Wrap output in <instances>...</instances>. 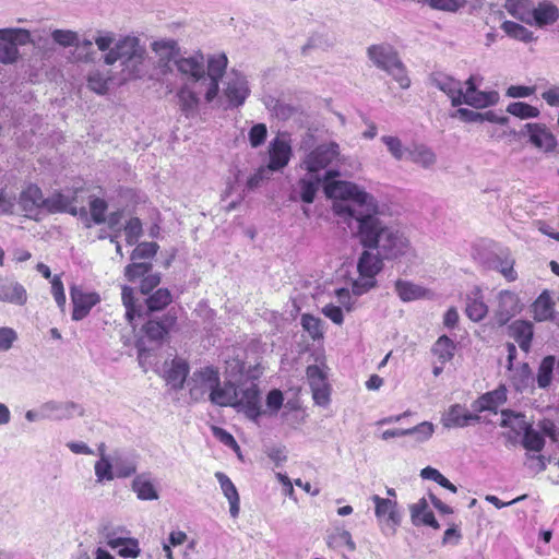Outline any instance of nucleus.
<instances>
[{
	"mask_svg": "<svg viewBox=\"0 0 559 559\" xmlns=\"http://www.w3.org/2000/svg\"><path fill=\"white\" fill-rule=\"evenodd\" d=\"M74 202L75 197L73 194L56 192L50 197L45 198V209L50 213L67 212L73 216H81L86 218V209L84 206L78 209L74 205Z\"/></svg>",
	"mask_w": 559,
	"mask_h": 559,
	"instance_id": "ddd939ff",
	"label": "nucleus"
},
{
	"mask_svg": "<svg viewBox=\"0 0 559 559\" xmlns=\"http://www.w3.org/2000/svg\"><path fill=\"white\" fill-rule=\"evenodd\" d=\"M146 49L135 36L126 35L117 39L115 46L104 55V63L112 66L121 62L123 80H135L145 72Z\"/></svg>",
	"mask_w": 559,
	"mask_h": 559,
	"instance_id": "20e7f679",
	"label": "nucleus"
},
{
	"mask_svg": "<svg viewBox=\"0 0 559 559\" xmlns=\"http://www.w3.org/2000/svg\"><path fill=\"white\" fill-rule=\"evenodd\" d=\"M502 419L500 423L501 427L510 428L515 433L520 435L526 428L528 423L525 420V416L521 413H514L509 409H503L501 412Z\"/></svg>",
	"mask_w": 559,
	"mask_h": 559,
	"instance_id": "37998d69",
	"label": "nucleus"
},
{
	"mask_svg": "<svg viewBox=\"0 0 559 559\" xmlns=\"http://www.w3.org/2000/svg\"><path fill=\"white\" fill-rule=\"evenodd\" d=\"M151 49L155 55V67L158 72L162 75L171 74L181 57L178 41L171 38H162L153 41Z\"/></svg>",
	"mask_w": 559,
	"mask_h": 559,
	"instance_id": "6e6552de",
	"label": "nucleus"
},
{
	"mask_svg": "<svg viewBox=\"0 0 559 559\" xmlns=\"http://www.w3.org/2000/svg\"><path fill=\"white\" fill-rule=\"evenodd\" d=\"M40 38L32 36L31 32L20 27L0 28V62L15 63L20 58L19 46L36 45Z\"/></svg>",
	"mask_w": 559,
	"mask_h": 559,
	"instance_id": "0eeeda50",
	"label": "nucleus"
},
{
	"mask_svg": "<svg viewBox=\"0 0 559 559\" xmlns=\"http://www.w3.org/2000/svg\"><path fill=\"white\" fill-rule=\"evenodd\" d=\"M504 8L514 19L527 25H533L534 5L531 0H507Z\"/></svg>",
	"mask_w": 559,
	"mask_h": 559,
	"instance_id": "c756f323",
	"label": "nucleus"
},
{
	"mask_svg": "<svg viewBox=\"0 0 559 559\" xmlns=\"http://www.w3.org/2000/svg\"><path fill=\"white\" fill-rule=\"evenodd\" d=\"M435 432V425L430 421H423L417 426L406 429V436H414L419 443L428 441Z\"/></svg>",
	"mask_w": 559,
	"mask_h": 559,
	"instance_id": "603ef678",
	"label": "nucleus"
},
{
	"mask_svg": "<svg viewBox=\"0 0 559 559\" xmlns=\"http://www.w3.org/2000/svg\"><path fill=\"white\" fill-rule=\"evenodd\" d=\"M107 211V203L105 200L94 198L90 202L91 217L95 224H103L106 222L105 213Z\"/></svg>",
	"mask_w": 559,
	"mask_h": 559,
	"instance_id": "69168bd1",
	"label": "nucleus"
},
{
	"mask_svg": "<svg viewBox=\"0 0 559 559\" xmlns=\"http://www.w3.org/2000/svg\"><path fill=\"white\" fill-rule=\"evenodd\" d=\"M499 99L497 92H481L476 87H467L463 92L462 104L469 105L475 108H485L495 105Z\"/></svg>",
	"mask_w": 559,
	"mask_h": 559,
	"instance_id": "cd10ccee",
	"label": "nucleus"
},
{
	"mask_svg": "<svg viewBox=\"0 0 559 559\" xmlns=\"http://www.w3.org/2000/svg\"><path fill=\"white\" fill-rule=\"evenodd\" d=\"M381 142L386 146L388 152L395 160H402L407 156L405 147L400 138L394 135H383Z\"/></svg>",
	"mask_w": 559,
	"mask_h": 559,
	"instance_id": "de8ad7c7",
	"label": "nucleus"
},
{
	"mask_svg": "<svg viewBox=\"0 0 559 559\" xmlns=\"http://www.w3.org/2000/svg\"><path fill=\"white\" fill-rule=\"evenodd\" d=\"M19 340L16 330L11 326H0V353L10 352Z\"/></svg>",
	"mask_w": 559,
	"mask_h": 559,
	"instance_id": "bf43d9fd",
	"label": "nucleus"
},
{
	"mask_svg": "<svg viewBox=\"0 0 559 559\" xmlns=\"http://www.w3.org/2000/svg\"><path fill=\"white\" fill-rule=\"evenodd\" d=\"M97 483L110 481L116 477L109 457L98 460L94 465Z\"/></svg>",
	"mask_w": 559,
	"mask_h": 559,
	"instance_id": "5fc2aeb1",
	"label": "nucleus"
},
{
	"mask_svg": "<svg viewBox=\"0 0 559 559\" xmlns=\"http://www.w3.org/2000/svg\"><path fill=\"white\" fill-rule=\"evenodd\" d=\"M233 391L235 392V399L227 406L235 407L238 412H243L248 418L257 420L261 415V396L258 385L250 382L237 389L233 384Z\"/></svg>",
	"mask_w": 559,
	"mask_h": 559,
	"instance_id": "1a4fd4ad",
	"label": "nucleus"
},
{
	"mask_svg": "<svg viewBox=\"0 0 559 559\" xmlns=\"http://www.w3.org/2000/svg\"><path fill=\"white\" fill-rule=\"evenodd\" d=\"M107 544L112 549L119 548V555L124 558H136L140 554L139 543L133 538L112 537L107 535Z\"/></svg>",
	"mask_w": 559,
	"mask_h": 559,
	"instance_id": "e433bc0d",
	"label": "nucleus"
},
{
	"mask_svg": "<svg viewBox=\"0 0 559 559\" xmlns=\"http://www.w3.org/2000/svg\"><path fill=\"white\" fill-rule=\"evenodd\" d=\"M406 158L425 169L431 168L437 163V155L432 148L423 143H413L408 146Z\"/></svg>",
	"mask_w": 559,
	"mask_h": 559,
	"instance_id": "bb28decb",
	"label": "nucleus"
},
{
	"mask_svg": "<svg viewBox=\"0 0 559 559\" xmlns=\"http://www.w3.org/2000/svg\"><path fill=\"white\" fill-rule=\"evenodd\" d=\"M175 323L173 317H166L164 321L150 320L143 326L146 336L152 341H160L168 333L169 328Z\"/></svg>",
	"mask_w": 559,
	"mask_h": 559,
	"instance_id": "58836bf2",
	"label": "nucleus"
},
{
	"mask_svg": "<svg viewBox=\"0 0 559 559\" xmlns=\"http://www.w3.org/2000/svg\"><path fill=\"white\" fill-rule=\"evenodd\" d=\"M430 82L450 97L452 106L462 105L463 90L459 81L442 73H435L431 75Z\"/></svg>",
	"mask_w": 559,
	"mask_h": 559,
	"instance_id": "412c9836",
	"label": "nucleus"
},
{
	"mask_svg": "<svg viewBox=\"0 0 559 559\" xmlns=\"http://www.w3.org/2000/svg\"><path fill=\"white\" fill-rule=\"evenodd\" d=\"M501 29L510 37L524 41L530 43L533 40V32L524 27L523 25L512 22V21H504L501 24Z\"/></svg>",
	"mask_w": 559,
	"mask_h": 559,
	"instance_id": "a18cd8bd",
	"label": "nucleus"
},
{
	"mask_svg": "<svg viewBox=\"0 0 559 559\" xmlns=\"http://www.w3.org/2000/svg\"><path fill=\"white\" fill-rule=\"evenodd\" d=\"M51 294L57 306L63 312L66 308V294L63 288V283L59 275H55L51 280Z\"/></svg>",
	"mask_w": 559,
	"mask_h": 559,
	"instance_id": "338daca9",
	"label": "nucleus"
},
{
	"mask_svg": "<svg viewBox=\"0 0 559 559\" xmlns=\"http://www.w3.org/2000/svg\"><path fill=\"white\" fill-rule=\"evenodd\" d=\"M510 333L519 344L520 348L527 353L531 348V342L534 334L533 324L528 321H514L510 325Z\"/></svg>",
	"mask_w": 559,
	"mask_h": 559,
	"instance_id": "473e14b6",
	"label": "nucleus"
},
{
	"mask_svg": "<svg viewBox=\"0 0 559 559\" xmlns=\"http://www.w3.org/2000/svg\"><path fill=\"white\" fill-rule=\"evenodd\" d=\"M455 343L447 335H441L432 346L433 355L442 362L450 361L454 357Z\"/></svg>",
	"mask_w": 559,
	"mask_h": 559,
	"instance_id": "a19ab883",
	"label": "nucleus"
},
{
	"mask_svg": "<svg viewBox=\"0 0 559 559\" xmlns=\"http://www.w3.org/2000/svg\"><path fill=\"white\" fill-rule=\"evenodd\" d=\"M270 162L265 166L272 173L286 167L290 160L292 147L289 142L283 136H276L269 146Z\"/></svg>",
	"mask_w": 559,
	"mask_h": 559,
	"instance_id": "2eb2a0df",
	"label": "nucleus"
},
{
	"mask_svg": "<svg viewBox=\"0 0 559 559\" xmlns=\"http://www.w3.org/2000/svg\"><path fill=\"white\" fill-rule=\"evenodd\" d=\"M121 299L123 306L126 307V318L128 322L131 323L136 316H141L140 310H138L134 305L133 288L129 286H122Z\"/></svg>",
	"mask_w": 559,
	"mask_h": 559,
	"instance_id": "864d4df0",
	"label": "nucleus"
},
{
	"mask_svg": "<svg viewBox=\"0 0 559 559\" xmlns=\"http://www.w3.org/2000/svg\"><path fill=\"white\" fill-rule=\"evenodd\" d=\"M433 10L444 12H457L460 9L466 5V0H423Z\"/></svg>",
	"mask_w": 559,
	"mask_h": 559,
	"instance_id": "6e6d98bb",
	"label": "nucleus"
},
{
	"mask_svg": "<svg viewBox=\"0 0 559 559\" xmlns=\"http://www.w3.org/2000/svg\"><path fill=\"white\" fill-rule=\"evenodd\" d=\"M495 269L499 271L509 282L516 280V272L514 271V260L509 255L506 254L502 257H497V259L493 261Z\"/></svg>",
	"mask_w": 559,
	"mask_h": 559,
	"instance_id": "4d7b16f0",
	"label": "nucleus"
},
{
	"mask_svg": "<svg viewBox=\"0 0 559 559\" xmlns=\"http://www.w3.org/2000/svg\"><path fill=\"white\" fill-rule=\"evenodd\" d=\"M555 370H559V360L552 355L544 357L536 374V382L539 389H548L550 386Z\"/></svg>",
	"mask_w": 559,
	"mask_h": 559,
	"instance_id": "72a5a7b5",
	"label": "nucleus"
},
{
	"mask_svg": "<svg viewBox=\"0 0 559 559\" xmlns=\"http://www.w3.org/2000/svg\"><path fill=\"white\" fill-rule=\"evenodd\" d=\"M374 503V515L380 523H386L393 531L401 522V516L397 511V502L392 499L381 498L378 495L371 497Z\"/></svg>",
	"mask_w": 559,
	"mask_h": 559,
	"instance_id": "f3484780",
	"label": "nucleus"
},
{
	"mask_svg": "<svg viewBox=\"0 0 559 559\" xmlns=\"http://www.w3.org/2000/svg\"><path fill=\"white\" fill-rule=\"evenodd\" d=\"M189 365L182 358H174L164 364V379L175 390L183 388L185 382L188 380Z\"/></svg>",
	"mask_w": 559,
	"mask_h": 559,
	"instance_id": "aec40b11",
	"label": "nucleus"
},
{
	"mask_svg": "<svg viewBox=\"0 0 559 559\" xmlns=\"http://www.w3.org/2000/svg\"><path fill=\"white\" fill-rule=\"evenodd\" d=\"M522 445L527 451L540 452L545 445V438L538 430L534 429L531 424L523 430Z\"/></svg>",
	"mask_w": 559,
	"mask_h": 559,
	"instance_id": "ea45409f",
	"label": "nucleus"
},
{
	"mask_svg": "<svg viewBox=\"0 0 559 559\" xmlns=\"http://www.w3.org/2000/svg\"><path fill=\"white\" fill-rule=\"evenodd\" d=\"M187 388L193 402L204 401L207 396L212 404L225 407L235 399L233 382L222 383L218 370L211 366L195 369L187 380Z\"/></svg>",
	"mask_w": 559,
	"mask_h": 559,
	"instance_id": "7ed1b4c3",
	"label": "nucleus"
},
{
	"mask_svg": "<svg viewBox=\"0 0 559 559\" xmlns=\"http://www.w3.org/2000/svg\"><path fill=\"white\" fill-rule=\"evenodd\" d=\"M507 112L521 119L537 118L539 109L522 102H514L508 105Z\"/></svg>",
	"mask_w": 559,
	"mask_h": 559,
	"instance_id": "09e8293b",
	"label": "nucleus"
},
{
	"mask_svg": "<svg viewBox=\"0 0 559 559\" xmlns=\"http://www.w3.org/2000/svg\"><path fill=\"white\" fill-rule=\"evenodd\" d=\"M338 171L324 175V192L333 201L335 215L356 222L355 236L364 249L380 254L386 261L405 257L412 249L411 241L395 224L380 216V205L374 195L355 182L330 180Z\"/></svg>",
	"mask_w": 559,
	"mask_h": 559,
	"instance_id": "f257e3e1",
	"label": "nucleus"
},
{
	"mask_svg": "<svg viewBox=\"0 0 559 559\" xmlns=\"http://www.w3.org/2000/svg\"><path fill=\"white\" fill-rule=\"evenodd\" d=\"M126 241L129 246L138 242L142 235V223L138 217L129 219L124 226Z\"/></svg>",
	"mask_w": 559,
	"mask_h": 559,
	"instance_id": "e2e57ef3",
	"label": "nucleus"
},
{
	"mask_svg": "<svg viewBox=\"0 0 559 559\" xmlns=\"http://www.w3.org/2000/svg\"><path fill=\"white\" fill-rule=\"evenodd\" d=\"M247 79L238 73L233 72L225 82L224 95L233 107L241 106L249 96Z\"/></svg>",
	"mask_w": 559,
	"mask_h": 559,
	"instance_id": "f8f14e48",
	"label": "nucleus"
},
{
	"mask_svg": "<svg viewBox=\"0 0 559 559\" xmlns=\"http://www.w3.org/2000/svg\"><path fill=\"white\" fill-rule=\"evenodd\" d=\"M520 310L521 306L516 294L510 290L499 293L495 316L500 325L506 324L512 317L520 312Z\"/></svg>",
	"mask_w": 559,
	"mask_h": 559,
	"instance_id": "6ab92c4d",
	"label": "nucleus"
},
{
	"mask_svg": "<svg viewBox=\"0 0 559 559\" xmlns=\"http://www.w3.org/2000/svg\"><path fill=\"white\" fill-rule=\"evenodd\" d=\"M93 40L98 50L106 53L112 48V46H115V43L117 41L115 34L107 31H97L93 37Z\"/></svg>",
	"mask_w": 559,
	"mask_h": 559,
	"instance_id": "0e129e2a",
	"label": "nucleus"
},
{
	"mask_svg": "<svg viewBox=\"0 0 559 559\" xmlns=\"http://www.w3.org/2000/svg\"><path fill=\"white\" fill-rule=\"evenodd\" d=\"M41 417L51 420H63L74 415H82L81 406L74 402L49 401L40 406Z\"/></svg>",
	"mask_w": 559,
	"mask_h": 559,
	"instance_id": "dca6fc26",
	"label": "nucleus"
},
{
	"mask_svg": "<svg viewBox=\"0 0 559 559\" xmlns=\"http://www.w3.org/2000/svg\"><path fill=\"white\" fill-rule=\"evenodd\" d=\"M395 292L400 299L404 302L415 301L419 299L430 298L431 293L429 289L414 284L409 281L397 280L395 282Z\"/></svg>",
	"mask_w": 559,
	"mask_h": 559,
	"instance_id": "a878e982",
	"label": "nucleus"
},
{
	"mask_svg": "<svg viewBox=\"0 0 559 559\" xmlns=\"http://www.w3.org/2000/svg\"><path fill=\"white\" fill-rule=\"evenodd\" d=\"M525 128L533 145L546 152L552 151L556 146V139L544 124L526 123Z\"/></svg>",
	"mask_w": 559,
	"mask_h": 559,
	"instance_id": "b1692460",
	"label": "nucleus"
},
{
	"mask_svg": "<svg viewBox=\"0 0 559 559\" xmlns=\"http://www.w3.org/2000/svg\"><path fill=\"white\" fill-rule=\"evenodd\" d=\"M0 301L24 306L27 302V292L17 281L0 276Z\"/></svg>",
	"mask_w": 559,
	"mask_h": 559,
	"instance_id": "a211bd4d",
	"label": "nucleus"
},
{
	"mask_svg": "<svg viewBox=\"0 0 559 559\" xmlns=\"http://www.w3.org/2000/svg\"><path fill=\"white\" fill-rule=\"evenodd\" d=\"M227 63L225 55L210 57L206 66L204 56L200 52L180 57L176 69L182 79V84L176 92V98L185 117L191 118L198 114L201 95L206 103L215 99Z\"/></svg>",
	"mask_w": 559,
	"mask_h": 559,
	"instance_id": "f03ea898",
	"label": "nucleus"
},
{
	"mask_svg": "<svg viewBox=\"0 0 559 559\" xmlns=\"http://www.w3.org/2000/svg\"><path fill=\"white\" fill-rule=\"evenodd\" d=\"M409 509L414 525H428L436 530L439 528V523L435 519L433 513L428 509V503L425 498L412 504Z\"/></svg>",
	"mask_w": 559,
	"mask_h": 559,
	"instance_id": "2f4dec72",
	"label": "nucleus"
},
{
	"mask_svg": "<svg viewBox=\"0 0 559 559\" xmlns=\"http://www.w3.org/2000/svg\"><path fill=\"white\" fill-rule=\"evenodd\" d=\"M326 544L330 548L346 546L350 551L356 549V544L352 538V534L343 528H335L334 532L329 534L326 537Z\"/></svg>",
	"mask_w": 559,
	"mask_h": 559,
	"instance_id": "c03bdc74",
	"label": "nucleus"
},
{
	"mask_svg": "<svg viewBox=\"0 0 559 559\" xmlns=\"http://www.w3.org/2000/svg\"><path fill=\"white\" fill-rule=\"evenodd\" d=\"M533 12V25L540 28L556 23L559 19V9L550 1L539 2L537 7H534Z\"/></svg>",
	"mask_w": 559,
	"mask_h": 559,
	"instance_id": "c85d7f7f",
	"label": "nucleus"
},
{
	"mask_svg": "<svg viewBox=\"0 0 559 559\" xmlns=\"http://www.w3.org/2000/svg\"><path fill=\"white\" fill-rule=\"evenodd\" d=\"M338 155L340 147L335 142L321 144L304 158L301 167L308 173L317 175V173L332 164Z\"/></svg>",
	"mask_w": 559,
	"mask_h": 559,
	"instance_id": "9d476101",
	"label": "nucleus"
},
{
	"mask_svg": "<svg viewBox=\"0 0 559 559\" xmlns=\"http://www.w3.org/2000/svg\"><path fill=\"white\" fill-rule=\"evenodd\" d=\"M368 57L379 69L385 71L400 85L401 88H408L411 80L406 69L397 56V52L389 45H373L368 48Z\"/></svg>",
	"mask_w": 559,
	"mask_h": 559,
	"instance_id": "39448f33",
	"label": "nucleus"
},
{
	"mask_svg": "<svg viewBox=\"0 0 559 559\" xmlns=\"http://www.w3.org/2000/svg\"><path fill=\"white\" fill-rule=\"evenodd\" d=\"M17 205L24 216L29 218L36 216L39 210L45 207V198L41 190L35 185L27 186L20 193Z\"/></svg>",
	"mask_w": 559,
	"mask_h": 559,
	"instance_id": "4468645a",
	"label": "nucleus"
},
{
	"mask_svg": "<svg viewBox=\"0 0 559 559\" xmlns=\"http://www.w3.org/2000/svg\"><path fill=\"white\" fill-rule=\"evenodd\" d=\"M321 178L318 175L310 174L309 177L301 178L298 181L300 199L305 203H312L319 189Z\"/></svg>",
	"mask_w": 559,
	"mask_h": 559,
	"instance_id": "79ce46f5",
	"label": "nucleus"
},
{
	"mask_svg": "<svg viewBox=\"0 0 559 559\" xmlns=\"http://www.w3.org/2000/svg\"><path fill=\"white\" fill-rule=\"evenodd\" d=\"M132 490L140 500H157L158 492L146 474L138 475L132 481Z\"/></svg>",
	"mask_w": 559,
	"mask_h": 559,
	"instance_id": "c9c22d12",
	"label": "nucleus"
},
{
	"mask_svg": "<svg viewBox=\"0 0 559 559\" xmlns=\"http://www.w3.org/2000/svg\"><path fill=\"white\" fill-rule=\"evenodd\" d=\"M109 78L98 70L90 72L87 76V87L98 95H105L108 91Z\"/></svg>",
	"mask_w": 559,
	"mask_h": 559,
	"instance_id": "3c124183",
	"label": "nucleus"
},
{
	"mask_svg": "<svg viewBox=\"0 0 559 559\" xmlns=\"http://www.w3.org/2000/svg\"><path fill=\"white\" fill-rule=\"evenodd\" d=\"M267 129L264 123L254 124L249 131V142L252 147H259L266 139Z\"/></svg>",
	"mask_w": 559,
	"mask_h": 559,
	"instance_id": "774afa93",
	"label": "nucleus"
},
{
	"mask_svg": "<svg viewBox=\"0 0 559 559\" xmlns=\"http://www.w3.org/2000/svg\"><path fill=\"white\" fill-rule=\"evenodd\" d=\"M171 302V295L168 289L159 288L146 299L148 311H159Z\"/></svg>",
	"mask_w": 559,
	"mask_h": 559,
	"instance_id": "8fccbe9b",
	"label": "nucleus"
},
{
	"mask_svg": "<svg viewBox=\"0 0 559 559\" xmlns=\"http://www.w3.org/2000/svg\"><path fill=\"white\" fill-rule=\"evenodd\" d=\"M480 417L478 415H473L467 409L460 405L454 404L449 407L447 413L442 416V425L445 428L452 427H466L471 421H478Z\"/></svg>",
	"mask_w": 559,
	"mask_h": 559,
	"instance_id": "5701e85b",
	"label": "nucleus"
},
{
	"mask_svg": "<svg viewBox=\"0 0 559 559\" xmlns=\"http://www.w3.org/2000/svg\"><path fill=\"white\" fill-rule=\"evenodd\" d=\"M555 302L548 292H544L533 304V313L536 321H546L552 317Z\"/></svg>",
	"mask_w": 559,
	"mask_h": 559,
	"instance_id": "4c0bfd02",
	"label": "nucleus"
},
{
	"mask_svg": "<svg viewBox=\"0 0 559 559\" xmlns=\"http://www.w3.org/2000/svg\"><path fill=\"white\" fill-rule=\"evenodd\" d=\"M507 401V389L499 386L498 389L488 392L478 397L473 403V408L476 412L495 411L499 405Z\"/></svg>",
	"mask_w": 559,
	"mask_h": 559,
	"instance_id": "7c9ffc66",
	"label": "nucleus"
},
{
	"mask_svg": "<svg viewBox=\"0 0 559 559\" xmlns=\"http://www.w3.org/2000/svg\"><path fill=\"white\" fill-rule=\"evenodd\" d=\"M70 296L73 304L72 319L74 321L84 319L100 300L98 294L84 292L76 285L70 287Z\"/></svg>",
	"mask_w": 559,
	"mask_h": 559,
	"instance_id": "9b49d317",
	"label": "nucleus"
},
{
	"mask_svg": "<svg viewBox=\"0 0 559 559\" xmlns=\"http://www.w3.org/2000/svg\"><path fill=\"white\" fill-rule=\"evenodd\" d=\"M510 376L511 385L518 392H524L533 388L534 378L532 369L527 362L521 364L519 367L513 368Z\"/></svg>",
	"mask_w": 559,
	"mask_h": 559,
	"instance_id": "f704fd0d",
	"label": "nucleus"
},
{
	"mask_svg": "<svg viewBox=\"0 0 559 559\" xmlns=\"http://www.w3.org/2000/svg\"><path fill=\"white\" fill-rule=\"evenodd\" d=\"M302 328L316 340L323 336L322 321L311 314H304L301 317Z\"/></svg>",
	"mask_w": 559,
	"mask_h": 559,
	"instance_id": "680f3d73",
	"label": "nucleus"
},
{
	"mask_svg": "<svg viewBox=\"0 0 559 559\" xmlns=\"http://www.w3.org/2000/svg\"><path fill=\"white\" fill-rule=\"evenodd\" d=\"M385 260L386 259L369 249H365L360 253L357 262L358 276L353 282L352 287L355 295H364L376 287V276L382 271Z\"/></svg>",
	"mask_w": 559,
	"mask_h": 559,
	"instance_id": "423d86ee",
	"label": "nucleus"
},
{
	"mask_svg": "<svg viewBox=\"0 0 559 559\" xmlns=\"http://www.w3.org/2000/svg\"><path fill=\"white\" fill-rule=\"evenodd\" d=\"M465 313L474 322H479L488 313V306L485 302L481 289L475 286L466 295Z\"/></svg>",
	"mask_w": 559,
	"mask_h": 559,
	"instance_id": "4be33fe9",
	"label": "nucleus"
},
{
	"mask_svg": "<svg viewBox=\"0 0 559 559\" xmlns=\"http://www.w3.org/2000/svg\"><path fill=\"white\" fill-rule=\"evenodd\" d=\"M152 270V264L150 262H136L133 261L131 264L127 265L124 269V276L128 281L134 282L140 277H144Z\"/></svg>",
	"mask_w": 559,
	"mask_h": 559,
	"instance_id": "13d9d810",
	"label": "nucleus"
},
{
	"mask_svg": "<svg viewBox=\"0 0 559 559\" xmlns=\"http://www.w3.org/2000/svg\"><path fill=\"white\" fill-rule=\"evenodd\" d=\"M215 478L219 483L221 489L225 498L229 502L230 516L236 519L240 511V497L238 490L230 478L223 472H216Z\"/></svg>",
	"mask_w": 559,
	"mask_h": 559,
	"instance_id": "393cba45",
	"label": "nucleus"
},
{
	"mask_svg": "<svg viewBox=\"0 0 559 559\" xmlns=\"http://www.w3.org/2000/svg\"><path fill=\"white\" fill-rule=\"evenodd\" d=\"M158 248L156 242H141L132 250L130 258L132 261L151 259L157 253Z\"/></svg>",
	"mask_w": 559,
	"mask_h": 559,
	"instance_id": "052dcab7",
	"label": "nucleus"
},
{
	"mask_svg": "<svg viewBox=\"0 0 559 559\" xmlns=\"http://www.w3.org/2000/svg\"><path fill=\"white\" fill-rule=\"evenodd\" d=\"M51 38L55 44L62 48H69L72 46H80L79 34L71 29L56 28L51 32Z\"/></svg>",
	"mask_w": 559,
	"mask_h": 559,
	"instance_id": "49530a36",
	"label": "nucleus"
}]
</instances>
